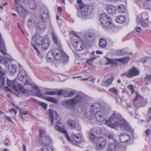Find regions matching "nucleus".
Wrapping results in <instances>:
<instances>
[{
	"label": "nucleus",
	"instance_id": "f257e3e1",
	"mask_svg": "<svg viewBox=\"0 0 151 151\" xmlns=\"http://www.w3.org/2000/svg\"><path fill=\"white\" fill-rule=\"evenodd\" d=\"M106 123L111 128H115L118 127L124 131H131V127L128 123L123 118L118 116L115 113L111 115L109 119L106 120Z\"/></svg>",
	"mask_w": 151,
	"mask_h": 151
},
{
	"label": "nucleus",
	"instance_id": "f03ea898",
	"mask_svg": "<svg viewBox=\"0 0 151 151\" xmlns=\"http://www.w3.org/2000/svg\"><path fill=\"white\" fill-rule=\"evenodd\" d=\"M51 35L54 42L58 48H54V59L58 60L62 58V63L65 64L68 60V56L62 49L61 44L54 32L51 33Z\"/></svg>",
	"mask_w": 151,
	"mask_h": 151
},
{
	"label": "nucleus",
	"instance_id": "7ed1b4c3",
	"mask_svg": "<svg viewBox=\"0 0 151 151\" xmlns=\"http://www.w3.org/2000/svg\"><path fill=\"white\" fill-rule=\"evenodd\" d=\"M86 95L82 93H77L76 96L71 99H67L63 101V104L65 106L68 107H72L77 103L82 101L86 97Z\"/></svg>",
	"mask_w": 151,
	"mask_h": 151
},
{
	"label": "nucleus",
	"instance_id": "20e7f679",
	"mask_svg": "<svg viewBox=\"0 0 151 151\" xmlns=\"http://www.w3.org/2000/svg\"><path fill=\"white\" fill-rule=\"evenodd\" d=\"M79 7L81 11L77 14L79 17L81 18L83 17L88 16L93 10V7L92 5H88L84 3H81Z\"/></svg>",
	"mask_w": 151,
	"mask_h": 151
},
{
	"label": "nucleus",
	"instance_id": "39448f33",
	"mask_svg": "<svg viewBox=\"0 0 151 151\" xmlns=\"http://www.w3.org/2000/svg\"><path fill=\"white\" fill-rule=\"evenodd\" d=\"M108 116V113L106 108H101V110L94 116L91 117V116L89 115L88 118L90 119H93L95 118L99 122L106 120V118Z\"/></svg>",
	"mask_w": 151,
	"mask_h": 151
},
{
	"label": "nucleus",
	"instance_id": "423d86ee",
	"mask_svg": "<svg viewBox=\"0 0 151 151\" xmlns=\"http://www.w3.org/2000/svg\"><path fill=\"white\" fill-rule=\"evenodd\" d=\"M6 84L9 87L13 88L14 90L18 92H19V90L23 93H25L27 91V89L24 88L22 85L16 82L15 80L11 81L7 78Z\"/></svg>",
	"mask_w": 151,
	"mask_h": 151
},
{
	"label": "nucleus",
	"instance_id": "0eeeda50",
	"mask_svg": "<svg viewBox=\"0 0 151 151\" xmlns=\"http://www.w3.org/2000/svg\"><path fill=\"white\" fill-rule=\"evenodd\" d=\"M100 21L101 24L105 28L110 29L113 25L111 19L106 14H102L100 15Z\"/></svg>",
	"mask_w": 151,
	"mask_h": 151
},
{
	"label": "nucleus",
	"instance_id": "6e6552de",
	"mask_svg": "<svg viewBox=\"0 0 151 151\" xmlns=\"http://www.w3.org/2000/svg\"><path fill=\"white\" fill-rule=\"evenodd\" d=\"M137 22L145 27L148 26V15L147 13L144 12L140 14L137 18Z\"/></svg>",
	"mask_w": 151,
	"mask_h": 151
},
{
	"label": "nucleus",
	"instance_id": "1a4fd4ad",
	"mask_svg": "<svg viewBox=\"0 0 151 151\" xmlns=\"http://www.w3.org/2000/svg\"><path fill=\"white\" fill-rule=\"evenodd\" d=\"M101 106L100 104L95 103L92 104L90 107V112L86 113L87 115L89 116V115L91 116V117L94 116L98 112L101 108H103Z\"/></svg>",
	"mask_w": 151,
	"mask_h": 151
},
{
	"label": "nucleus",
	"instance_id": "9d476101",
	"mask_svg": "<svg viewBox=\"0 0 151 151\" xmlns=\"http://www.w3.org/2000/svg\"><path fill=\"white\" fill-rule=\"evenodd\" d=\"M43 39V38L42 37L39 35H35L32 38V45L34 49L37 51L38 54H40V52L37 47L35 46V44L37 46H40L41 45Z\"/></svg>",
	"mask_w": 151,
	"mask_h": 151
},
{
	"label": "nucleus",
	"instance_id": "9b49d317",
	"mask_svg": "<svg viewBox=\"0 0 151 151\" xmlns=\"http://www.w3.org/2000/svg\"><path fill=\"white\" fill-rule=\"evenodd\" d=\"M140 70L137 68L134 67L133 68L129 69L128 72L123 74L122 76H125L127 77L131 78L133 76H136L139 75Z\"/></svg>",
	"mask_w": 151,
	"mask_h": 151
},
{
	"label": "nucleus",
	"instance_id": "f8f14e48",
	"mask_svg": "<svg viewBox=\"0 0 151 151\" xmlns=\"http://www.w3.org/2000/svg\"><path fill=\"white\" fill-rule=\"evenodd\" d=\"M96 143L97 148L99 149H103L106 145V140L104 137H100L98 138Z\"/></svg>",
	"mask_w": 151,
	"mask_h": 151
},
{
	"label": "nucleus",
	"instance_id": "ddd939ff",
	"mask_svg": "<svg viewBox=\"0 0 151 151\" xmlns=\"http://www.w3.org/2000/svg\"><path fill=\"white\" fill-rule=\"evenodd\" d=\"M37 19L34 16L30 17L28 19L27 23V26L31 28L36 27Z\"/></svg>",
	"mask_w": 151,
	"mask_h": 151
},
{
	"label": "nucleus",
	"instance_id": "4468645a",
	"mask_svg": "<svg viewBox=\"0 0 151 151\" xmlns=\"http://www.w3.org/2000/svg\"><path fill=\"white\" fill-rule=\"evenodd\" d=\"M55 128L56 130L58 131L59 132L63 133L67 140L69 142H72V140L68 134L67 132L65 130L62 128L59 125H56Z\"/></svg>",
	"mask_w": 151,
	"mask_h": 151
},
{
	"label": "nucleus",
	"instance_id": "2eb2a0df",
	"mask_svg": "<svg viewBox=\"0 0 151 151\" xmlns=\"http://www.w3.org/2000/svg\"><path fill=\"white\" fill-rule=\"evenodd\" d=\"M73 44L75 49L78 51L82 50L84 47L83 43L80 40L75 41V42H73Z\"/></svg>",
	"mask_w": 151,
	"mask_h": 151
},
{
	"label": "nucleus",
	"instance_id": "dca6fc26",
	"mask_svg": "<svg viewBox=\"0 0 151 151\" xmlns=\"http://www.w3.org/2000/svg\"><path fill=\"white\" fill-rule=\"evenodd\" d=\"M119 138L121 142L122 143L127 142L130 139V136L127 133H121L119 135Z\"/></svg>",
	"mask_w": 151,
	"mask_h": 151
},
{
	"label": "nucleus",
	"instance_id": "f3484780",
	"mask_svg": "<svg viewBox=\"0 0 151 151\" xmlns=\"http://www.w3.org/2000/svg\"><path fill=\"white\" fill-rule=\"evenodd\" d=\"M71 137L74 141L77 142H83L84 141V138L79 133L77 134H73Z\"/></svg>",
	"mask_w": 151,
	"mask_h": 151
},
{
	"label": "nucleus",
	"instance_id": "a211bd4d",
	"mask_svg": "<svg viewBox=\"0 0 151 151\" xmlns=\"http://www.w3.org/2000/svg\"><path fill=\"white\" fill-rule=\"evenodd\" d=\"M20 70L18 73L17 78L21 81H24L26 78V73L23 70L20 68V66L19 65Z\"/></svg>",
	"mask_w": 151,
	"mask_h": 151
},
{
	"label": "nucleus",
	"instance_id": "6ab92c4d",
	"mask_svg": "<svg viewBox=\"0 0 151 151\" xmlns=\"http://www.w3.org/2000/svg\"><path fill=\"white\" fill-rule=\"evenodd\" d=\"M41 45L42 48L44 50H47L48 48L50 45V41L47 37H44Z\"/></svg>",
	"mask_w": 151,
	"mask_h": 151
},
{
	"label": "nucleus",
	"instance_id": "aec40b11",
	"mask_svg": "<svg viewBox=\"0 0 151 151\" xmlns=\"http://www.w3.org/2000/svg\"><path fill=\"white\" fill-rule=\"evenodd\" d=\"M49 113L51 121V123L52 124L58 119V115L55 112L51 109L49 110Z\"/></svg>",
	"mask_w": 151,
	"mask_h": 151
},
{
	"label": "nucleus",
	"instance_id": "412c9836",
	"mask_svg": "<svg viewBox=\"0 0 151 151\" xmlns=\"http://www.w3.org/2000/svg\"><path fill=\"white\" fill-rule=\"evenodd\" d=\"M119 143L114 141V142H110L108 145L107 147L108 151H115L118 147Z\"/></svg>",
	"mask_w": 151,
	"mask_h": 151
},
{
	"label": "nucleus",
	"instance_id": "4be33fe9",
	"mask_svg": "<svg viewBox=\"0 0 151 151\" xmlns=\"http://www.w3.org/2000/svg\"><path fill=\"white\" fill-rule=\"evenodd\" d=\"M40 14L42 19L47 18L48 17V12L45 7H42L40 10Z\"/></svg>",
	"mask_w": 151,
	"mask_h": 151
},
{
	"label": "nucleus",
	"instance_id": "5701e85b",
	"mask_svg": "<svg viewBox=\"0 0 151 151\" xmlns=\"http://www.w3.org/2000/svg\"><path fill=\"white\" fill-rule=\"evenodd\" d=\"M18 12L21 19L23 21L24 20L25 15L26 14V12L24 9L23 7L22 8H19V10H17Z\"/></svg>",
	"mask_w": 151,
	"mask_h": 151
},
{
	"label": "nucleus",
	"instance_id": "b1692460",
	"mask_svg": "<svg viewBox=\"0 0 151 151\" xmlns=\"http://www.w3.org/2000/svg\"><path fill=\"white\" fill-rule=\"evenodd\" d=\"M47 59L49 62H51L54 59V49L50 50L47 53Z\"/></svg>",
	"mask_w": 151,
	"mask_h": 151
},
{
	"label": "nucleus",
	"instance_id": "393cba45",
	"mask_svg": "<svg viewBox=\"0 0 151 151\" xmlns=\"http://www.w3.org/2000/svg\"><path fill=\"white\" fill-rule=\"evenodd\" d=\"M4 63L6 67H8L9 64L13 60V59L11 58L10 56H4L3 59Z\"/></svg>",
	"mask_w": 151,
	"mask_h": 151
},
{
	"label": "nucleus",
	"instance_id": "a878e982",
	"mask_svg": "<svg viewBox=\"0 0 151 151\" xmlns=\"http://www.w3.org/2000/svg\"><path fill=\"white\" fill-rule=\"evenodd\" d=\"M70 40L71 41L73 44L74 42H75V41H79V37L78 36L77 34L74 32H72L70 34Z\"/></svg>",
	"mask_w": 151,
	"mask_h": 151
},
{
	"label": "nucleus",
	"instance_id": "bb28decb",
	"mask_svg": "<svg viewBox=\"0 0 151 151\" xmlns=\"http://www.w3.org/2000/svg\"><path fill=\"white\" fill-rule=\"evenodd\" d=\"M63 95L65 97H70L73 96L76 93L75 90L64 91H63Z\"/></svg>",
	"mask_w": 151,
	"mask_h": 151
},
{
	"label": "nucleus",
	"instance_id": "cd10ccee",
	"mask_svg": "<svg viewBox=\"0 0 151 151\" xmlns=\"http://www.w3.org/2000/svg\"><path fill=\"white\" fill-rule=\"evenodd\" d=\"M30 9L32 10L35 9L37 7L36 2L34 0H27Z\"/></svg>",
	"mask_w": 151,
	"mask_h": 151
},
{
	"label": "nucleus",
	"instance_id": "c85d7f7f",
	"mask_svg": "<svg viewBox=\"0 0 151 151\" xmlns=\"http://www.w3.org/2000/svg\"><path fill=\"white\" fill-rule=\"evenodd\" d=\"M4 72L2 68L0 67V81H1L2 86L3 87L4 86L5 83V77L4 76Z\"/></svg>",
	"mask_w": 151,
	"mask_h": 151
},
{
	"label": "nucleus",
	"instance_id": "c756f323",
	"mask_svg": "<svg viewBox=\"0 0 151 151\" xmlns=\"http://www.w3.org/2000/svg\"><path fill=\"white\" fill-rule=\"evenodd\" d=\"M46 27V23L44 21H40L37 23L36 28L38 29H44Z\"/></svg>",
	"mask_w": 151,
	"mask_h": 151
},
{
	"label": "nucleus",
	"instance_id": "7c9ffc66",
	"mask_svg": "<svg viewBox=\"0 0 151 151\" xmlns=\"http://www.w3.org/2000/svg\"><path fill=\"white\" fill-rule=\"evenodd\" d=\"M41 144L47 146L49 145L50 142V139L48 137L44 136L41 139Z\"/></svg>",
	"mask_w": 151,
	"mask_h": 151
},
{
	"label": "nucleus",
	"instance_id": "2f4dec72",
	"mask_svg": "<svg viewBox=\"0 0 151 151\" xmlns=\"http://www.w3.org/2000/svg\"><path fill=\"white\" fill-rule=\"evenodd\" d=\"M9 70L10 73L12 74L15 73L18 70V68L16 65L11 64L9 66Z\"/></svg>",
	"mask_w": 151,
	"mask_h": 151
},
{
	"label": "nucleus",
	"instance_id": "473e14b6",
	"mask_svg": "<svg viewBox=\"0 0 151 151\" xmlns=\"http://www.w3.org/2000/svg\"><path fill=\"white\" fill-rule=\"evenodd\" d=\"M145 9H151V0H146L142 3Z\"/></svg>",
	"mask_w": 151,
	"mask_h": 151
},
{
	"label": "nucleus",
	"instance_id": "72a5a7b5",
	"mask_svg": "<svg viewBox=\"0 0 151 151\" xmlns=\"http://www.w3.org/2000/svg\"><path fill=\"white\" fill-rule=\"evenodd\" d=\"M32 88L33 90H35L38 96L42 98H44V96L41 93L40 89L37 86L35 85L32 86Z\"/></svg>",
	"mask_w": 151,
	"mask_h": 151
},
{
	"label": "nucleus",
	"instance_id": "f704fd0d",
	"mask_svg": "<svg viewBox=\"0 0 151 151\" xmlns=\"http://www.w3.org/2000/svg\"><path fill=\"white\" fill-rule=\"evenodd\" d=\"M135 94L136 97L133 101V103H134V105L136 106V105L135 104L136 102V101L137 102L143 100V97L137 92H136Z\"/></svg>",
	"mask_w": 151,
	"mask_h": 151
},
{
	"label": "nucleus",
	"instance_id": "c9c22d12",
	"mask_svg": "<svg viewBox=\"0 0 151 151\" xmlns=\"http://www.w3.org/2000/svg\"><path fill=\"white\" fill-rule=\"evenodd\" d=\"M67 124L70 127L71 129L75 128L76 127V123L73 120L69 119L67 122Z\"/></svg>",
	"mask_w": 151,
	"mask_h": 151
},
{
	"label": "nucleus",
	"instance_id": "e433bc0d",
	"mask_svg": "<svg viewBox=\"0 0 151 151\" xmlns=\"http://www.w3.org/2000/svg\"><path fill=\"white\" fill-rule=\"evenodd\" d=\"M107 9L108 13L110 14L114 13L116 11V8L111 5L108 6Z\"/></svg>",
	"mask_w": 151,
	"mask_h": 151
},
{
	"label": "nucleus",
	"instance_id": "4c0bfd02",
	"mask_svg": "<svg viewBox=\"0 0 151 151\" xmlns=\"http://www.w3.org/2000/svg\"><path fill=\"white\" fill-rule=\"evenodd\" d=\"M107 61L106 64H111L113 66H115L117 65V63L115 61V59L114 60L113 59H109L107 58H106Z\"/></svg>",
	"mask_w": 151,
	"mask_h": 151
},
{
	"label": "nucleus",
	"instance_id": "58836bf2",
	"mask_svg": "<svg viewBox=\"0 0 151 151\" xmlns=\"http://www.w3.org/2000/svg\"><path fill=\"white\" fill-rule=\"evenodd\" d=\"M125 19L126 18L125 16L122 15L118 16L116 18V21L119 23H123L125 21Z\"/></svg>",
	"mask_w": 151,
	"mask_h": 151
},
{
	"label": "nucleus",
	"instance_id": "ea45409f",
	"mask_svg": "<svg viewBox=\"0 0 151 151\" xmlns=\"http://www.w3.org/2000/svg\"><path fill=\"white\" fill-rule=\"evenodd\" d=\"M130 60V58L128 57L115 59L116 61L124 63H127Z\"/></svg>",
	"mask_w": 151,
	"mask_h": 151
},
{
	"label": "nucleus",
	"instance_id": "a19ab883",
	"mask_svg": "<svg viewBox=\"0 0 151 151\" xmlns=\"http://www.w3.org/2000/svg\"><path fill=\"white\" fill-rule=\"evenodd\" d=\"M126 9L125 6L121 4L119 5L117 7V10L118 12L121 13L124 12Z\"/></svg>",
	"mask_w": 151,
	"mask_h": 151
},
{
	"label": "nucleus",
	"instance_id": "79ce46f5",
	"mask_svg": "<svg viewBox=\"0 0 151 151\" xmlns=\"http://www.w3.org/2000/svg\"><path fill=\"white\" fill-rule=\"evenodd\" d=\"M106 40L103 38L100 39L99 45L101 47L104 48L106 46Z\"/></svg>",
	"mask_w": 151,
	"mask_h": 151
},
{
	"label": "nucleus",
	"instance_id": "37998d69",
	"mask_svg": "<svg viewBox=\"0 0 151 151\" xmlns=\"http://www.w3.org/2000/svg\"><path fill=\"white\" fill-rule=\"evenodd\" d=\"M126 53V51L124 49H122L117 50L116 54L118 56H122L124 55Z\"/></svg>",
	"mask_w": 151,
	"mask_h": 151
},
{
	"label": "nucleus",
	"instance_id": "c03bdc74",
	"mask_svg": "<svg viewBox=\"0 0 151 151\" xmlns=\"http://www.w3.org/2000/svg\"><path fill=\"white\" fill-rule=\"evenodd\" d=\"M47 100L57 104L58 103V101L55 98L51 97H47L44 98Z\"/></svg>",
	"mask_w": 151,
	"mask_h": 151
},
{
	"label": "nucleus",
	"instance_id": "a18cd8bd",
	"mask_svg": "<svg viewBox=\"0 0 151 151\" xmlns=\"http://www.w3.org/2000/svg\"><path fill=\"white\" fill-rule=\"evenodd\" d=\"M114 79V78L112 77L108 79L106 81H104L103 84L104 85L107 86L109 84H111Z\"/></svg>",
	"mask_w": 151,
	"mask_h": 151
},
{
	"label": "nucleus",
	"instance_id": "49530a36",
	"mask_svg": "<svg viewBox=\"0 0 151 151\" xmlns=\"http://www.w3.org/2000/svg\"><path fill=\"white\" fill-rule=\"evenodd\" d=\"M90 139L93 142H96L98 137L95 136V135L93 133H91L90 134Z\"/></svg>",
	"mask_w": 151,
	"mask_h": 151
},
{
	"label": "nucleus",
	"instance_id": "de8ad7c7",
	"mask_svg": "<svg viewBox=\"0 0 151 151\" xmlns=\"http://www.w3.org/2000/svg\"><path fill=\"white\" fill-rule=\"evenodd\" d=\"M42 151H53L52 149L50 146L44 147L42 149Z\"/></svg>",
	"mask_w": 151,
	"mask_h": 151
},
{
	"label": "nucleus",
	"instance_id": "09e8293b",
	"mask_svg": "<svg viewBox=\"0 0 151 151\" xmlns=\"http://www.w3.org/2000/svg\"><path fill=\"white\" fill-rule=\"evenodd\" d=\"M109 91L116 95H117L118 93V91L117 89L115 88H112L109 89Z\"/></svg>",
	"mask_w": 151,
	"mask_h": 151
},
{
	"label": "nucleus",
	"instance_id": "8fccbe9b",
	"mask_svg": "<svg viewBox=\"0 0 151 151\" xmlns=\"http://www.w3.org/2000/svg\"><path fill=\"white\" fill-rule=\"evenodd\" d=\"M56 91H47L45 93V94L49 95H56Z\"/></svg>",
	"mask_w": 151,
	"mask_h": 151
},
{
	"label": "nucleus",
	"instance_id": "3c124183",
	"mask_svg": "<svg viewBox=\"0 0 151 151\" xmlns=\"http://www.w3.org/2000/svg\"><path fill=\"white\" fill-rule=\"evenodd\" d=\"M95 58H92L86 61L87 63L89 65L92 66L93 65V60Z\"/></svg>",
	"mask_w": 151,
	"mask_h": 151
},
{
	"label": "nucleus",
	"instance_id": "603ef678",
	"mask_svg": "<svg viewBox=\"0 0 151 151\" xmlns=\"http://www.w3.org/2000/svg\"><path fill=\"white\" fill-rule=\"evenodd\" d=\"M96 132L97 135H99L100 134H102V130L101 128L100 127H98L96 128Z\"/></svg>",
	"mask_w": 151,
	"mask_h": 151
},
{
	"label": "nucleus",
	"instance_id": "864d4df0",
	"mask_svg": "<svg viewBox=\"0 0 151 151\" xmlns=\"http://www.w3.org/2000/svg\"><path fill=\"white\" fill-rule=\"evenodd\" d=\"M128 87L129 89L131 91L132 93L133 94L135 92L134 89V88L133 86L131 85L128 86Z\"/></svg>",
	"mask_w": 151,
	"mask_h": 151
},
{
	"label": "nucleus",
	"instance_id": "5fc2aeb1",
	"mask_svg": "<svg viewBox=\"0 0 151 151\" xmlns=\"http://www.w3.org/2000/svg\"><path fill=\"white\" fill-rule=\"evenodd\" d=\"M38 104L40 105L42 107L45 109H46L47 108V105L45 103L41 102H38Z\"/></svg>",
	"mask_w": 151,
	"mask_h": 151
},
{
	"label": "nucleus",
	"instance_id": "6e6d98bb",
	"mask_svg": "<svg viewBox=\"0 0 151 151\" xmlns=\"http://www.w3.org/2000/svg\"><path fill=\"white\" fill-rule=\"evenodd\" d=\"M40 132V137L44 134L45 132V129L42 128H40L39 131Z\"/></svg>",
	"mask_w": 151,
	"mask_h": 151
},
{
	"label": "nucleus",
	"instance_id": "4d7b16f0",
	"mask_svg": "<svg viewBox=\"0 0 151 151\" xmlns=\"http://www.w3.org/2000/svg\"><path fill=\"white\" fill-rule=\"evenodd\" d=\"M4 142H5V145L6 146H9L11 144V142L10 140L8 139H5L4 140Z\"/></svg>",
	"mask_w": 151,
	"mask_h": 151
},
{
	"label": "nucleus",
	"instance_id": "13d9d810",
	"mask_svg": "<svg viewBox=\"0 0 151 151\" xmlns=\"http://www.w3.org/2000/svg\"><path fill=\"white\" fill-rule=\"evenodd\" d=\"M5 48V46L4 45V41H0V49Z\"/></svg>",
	"mask_w": 151,
	"mask_h": 151
},
{
	"label": "nucleus",
	"instance_id": "bf43d9fd",
	"mask_svg": "<svg viewBox=\"0 0 151 151\" xmlns=\"http://www.w3.org/2000/svg\"><path fill=\"white\" fill-rule=\"evenodd\" d=\"M0 51L4 55H6V50L5 48L0 49Z\"/></svg>",
	"mask_w": 151,
	"mask_h": 151
},
{
	"label": "nucleus",
	"instance_id": "052dcab7",
	"mask_svg": "<svg viewBox=\"0 0 151 151\" xmlns=\"http://www.w3.org/2000/svg\"><path fill=\"white\" fill-rule=\"evenodd\" d=\"M4 89L6 91H8L10 93L12 92V91L11 89L9 88L7 86L5 87Z\"/></svg>",
	"mask_w": 151,
	"mask_h": 151
},
{
	"label": "nucleus",
	"instance_id": "680f3d73",
	"mask_svg": "<svg viewBox=\"0 0 151 151\" xmlns=\"http://www.w3.org/2000/svg\"><path fill=\"white\" fill-rule=\"evenodd\" d=\"M27 112L26 111H24L22 110H20L19 113L20 115H25L27 114Z\"/></svg>",
	"mask_w": 151,
	"mask_h": 151
},
{
	"label": "nucleus",
	"instance_id": "e2e57ef3",
	"mask_svg": "<svg viewBox=\"0 0 151 151\" xmlns=\"http://www.w3.org/2000/svg\"><path fill=\"white\" fill-rule=\"evenodd\" d=\"M145 78L149 81H150L151 80V75H147L146 76Z\"/></svg>",
	"mask_w": 151,
	"mask_h": 151
},
{
	"label": "nucleus",
	"instance_id": "0e129e2a",
	"mask_svg": "<svg viewBox=\"0 0 151 151\" xmlns=\"http://www.w3.org/2000/svg\"><path fill=\"white\" fill-rule=\"evenodd\" d=\"M136 32H139V33L141 32L142 30V29L141 28L139 27H137L136 28Z\"/></svg>",
	"mask_w": 151,
	"mask_h": 151
},
{
	"label": "nucleus",
	"instance_id": "69168bd1",
	"mask_svg": "<svg viewBox=\"0 0 151 151\" xmlns=\"http://www.w3.org/2000/svg\"><path fill=\"white\" fill-rule=\"evenodd\" d=\"M64 91V90H63L62 89L58 91L57 92V93L58 95H61L63 93V91Z\"/></svg>",
	"mask_w": 151,
	"mask_h": 151
},
{
	"label": "nucleus",
	"instance_id": "338daca9",
	"mask_svg": "<svg viewBox=\"0 0 151 151\" xmlns=\"http://www.w3.org/2000/svg\"><path fill=\"white\" fill-rule=\"evenodd\" d=\"M88 78L90 81H94L95 79L92 76H90L88 77Z\"/></svg>",
	"mask_w": 151,
	"mask_h": 151
},
{
	"label": "nucleus",
	"instance_id": "774afa93",
	"mask_svg": "<svg viewBox=\"0 0 151 151\" xmlns=\"http://www.w3.org/2000/svg\"><path fill=\"white\" fill-rule=\"evenodd\" d=\"M107 137L109 139H113V137L111 134H109L107 136Z\"/></svg>",
	"mask_w": 151,
	"mask_h": 151
}]
</instances>
